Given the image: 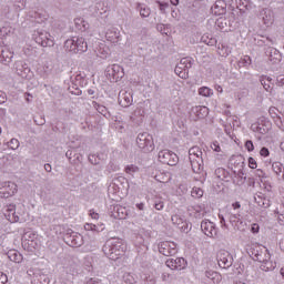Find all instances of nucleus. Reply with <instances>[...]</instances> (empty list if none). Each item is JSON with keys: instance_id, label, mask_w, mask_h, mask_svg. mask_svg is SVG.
I'll list each match as a JSON object with an SVG mask.
<instances>
[{"instance_id": "nucleus-12", "label": "nucleus", "mask_w": 284, "mask_h": 284, "mask_svg": "<svg viewBox=\"0 0 284 284\" xmlns=\"http://www.w3.org/2000/svg\"><path fill=\"white\" fill-rule=\"evenodd\" d=\"M136 143L141 150H154V141H152V136L141 133L136 138Z\"/></svg>"}, {"instance_id": "nucleus-13", "label": "nucleus", "mask_w": 284, "mask_h": 284, "mask_svg": "<svg viewBox=\"0 0 284 284\" xmlns=\"http://www.w3.org/2000/svg\"><path fill=\"white\" fill-rule=\"evenodd\" d=\"M265 55L267 57L268 61L273 64H277L283 59V55L281 54V51H278L274 47L266 48L265 49Z\"/></svg>"}, {"instance_id": "nucleus-5", "label": "nucleus", "mask_w": 284, "mask_h": 284, "mask_svg": "<svg viewBox=\"0 0 284 284\" xmlns=\"http://www.w3.org/2000/svg\"><path fill=\"white\" fill-rule=\"evenodd\" d=\"M251 130L257 134V139L261 141V136L272 130V122L265 118H260L257 122L251 124Z\"/></svg>"}, {"instance_id": "nucleus-6", "label": "nucleus", "mask_w": 284, "mask_h": 284, "mask_svg": "<svg viewBox=\"0 0 284 284\" xmlns=\"http://www.w3.org/2000/svg\"><path fill=\"white\" fill-rule=\"evenodd\" d=\"M159 161L164 165H176L179 163V155L170 150H162L159 152Z\"/></svg>"}, {"instance_id": "nucleus-46", "label": "nucleus", "mask_w": 284, "mask_h": 284, "mask_svg": "<svg viewBox=\"0 0 284 284\" xmlns=\"http://www.w3.org/2000/svg\"><path fill=\"white\" fill-rule=\"evenodd\" d=\"M211 150H213L214 152H221V145L219 144V142H213L211 144Z\"/></svg>"}, {"instance_id": "nucleus-14", "label": "nucleus", "mask_w": 284, "mask_h": 284, "mask_svg": "<svg viewBox=\"0 0 284 284\" xmlns=\"http://www.w3.org/2000/svg\"><path fill=\"white\" fill-rule=\"evenodd\" d=\"M108 77L111 81H121L123 79V68L119 64H113L111 68L108 69Z\"/></svg>"}, {"instance_id": "nucleus-60", "label": "nucleus", "mask_w": 284, "mask_h": 284, "mask_svg": "<svg viewBox=\"0 0 284 284\" xmlns=\"http://www.w3.org/2000/svg\"><path fill=\"white\" fill-rule=\"evenodd\" d=\"M30 98L32 99V94H30V93H26V101H27V103H30Z\"/></svg>"}, {"instance_id": "nucleus-21", "label": "nucleus", "mask_w": 284, "mask_h": 284, "mask_svg": "<svg viewBox=\"0 0 284 284\" xmlns=\"http://www.w3.org/2000/svg\"><path fill=\"white\" fill-rule=\"evenodd\" d=\"M193 113L197 119H205L210 114V109L207 106H195L193 108Z\"/></svg>"}, {"instance_id": "nucleus-17", "label": "nucleus", "mask_w": 284, "mask_h": 284, "mask_svg": "<svg viewBox=\"0 0 284 284\" xmlns=\"http://www.w3.org/2000/svg\"><path fill=\"white\" fill-rule=\"evenodd\" d=\"M260 19H262L266 28H270L274 23V11L272 9H262L260 11Z\"/></svg>"}, {"instance_id": "nucleus-33", "label": "nucleus", "mask_w": 284, "mask_h": 284, "mask_svg": "<svg viewBox=\"0 0 284 284\" xmlns=\"http://www.w3.org/2000/svg\"><path fill=\"white\" fill-rule=\"evenodd\" d=\"M203 43H206V45H216V38H210V34L202 36Z\"/></svg>"}, {"instance_id": "nucleus-61", "label": "nucleus", "mask_w": 284, "mask_h": 284, "mask_svg": "<svg viewBox=\"0 0 284 284\" xmlns=\"http://www.w3.org/2000/svg\"><path fill=\"white\" fill-rule=\"evenodd\" d=\"M71 245H72L73 247H79V246L81 245V243L71 241Z\"/></svg>"}, {"instance_id": "nucleus-48", "label": "nucleus", "mask_w": 284, "mask_h": 284, "mask_svg": "<svg viewBox=\"0 0 284 284\" xmlns=\"http://www.w3.org/2000/svg\"><path fill=\"white\" fill-rule=\"evenodd\" d=\"M8 283V275H6L3 272H0V284Z\"/></svg>"}, {"instance_id": "nucleus-47", "label": "nucleus", "mask_w": 284, "mask_h": 284, "mask_svg": "<svg viewBox=\"0 0 284 284\" xmlns=\"http://www.w3.org/2000/svg\"><path fill=\"white\" fill-rule=\"evenodd\" d=\"M8 101V95L6 92L0 90V103H6Z\"/></svg>"}, {"instance_id": "nucleus-11", "label": "nucleus", "mask_w": 284, "mask_h": 284, "mask_svg": "<svg viewBox=\"0 0 284 284\" xmlns=\"http://www.w3.org/2000/svg\"><path fill=\"white\" fill-rule=\"evenodd\" d=\"M36 43L42 48H52L54 47V38L48 32H40L34 38Z\"/></svg>"}, {"instance_id": "nucleus-8", "label": "nucleus", "mask_w": 284, "mask_h": 284, "mask_svg": "<svg viewBox=\"0 0 284 284\" xmlns=\"http://www.w3.org/2000/svg\"><path fill=\"white\" fill-rule=\"evenodd\" d=\"M189 68H192V63L190 62V59L183 58L180 61V64L175 67V74L180 77V79H189L190 77V70Z\"/></svg>"}, {"instance_id": "nucleus-53", "label": "nucleus", "mask_w": 284, "mask_h": 284, "mask_svg": "<svg viewBox=\"0 0 284 284\" xmlns=\"http://www.w3.org/2000/svg\"><path fill=\"white\" fill-rule=\"evenodd\" d=\"M160 6L161 12H165V8H168V3L158 2Z\"/></svg>"}, {"instance_id": "nucleus-40", "label": "nucleus", "mask_w": 284, "mask_h": 284, "mask_svg": "<svg viewBox=\"0 0 284 284\" xmlns=\"http://www.w3.org/2000/svg\"><path fill=\"white\" fill-rule=\"evenodd\" d=\"M206 276L207 278H211V281H216V278H219L220 275L214 271H207Z\"/></svg>"}, {"instance_id": "nucleus-51", "label": "nucleus", "mask_w": 284, "mask_h": 284, "mask_svg": "<svg viewBox=\"0 0 284 284\" xmlns=\"http://www.w3.org/2000/svg\"><path fill=\"white\" fill-rule=\"evenodd\" d=\"M256 160L254 158H250V168L251 170H256Z\"/></svg>"}, {"instance_id": "nucleus-16", "label": "nucleus", "mask_w": 284, "mask_h": 284, "mask_svg": "<svg viewBox=\"0 0 284 284\" xmlns=\"http://www.w3.org/2000/svg\"><path fill=\"white\" fill-rule=\"evenodd\" d=\"M165 265L170 267V270H184L185 265H187V261L183 257H172L166 260Z\"/></svg>"}, {"instance_id": "nucleus-49", "label": "nucleus", "mask_w": 284, "mask_h": 284, "mask_svg": "<svg viewBox=\"0 0 284 284\" xmlns=\"http://www.w3.org/2000/svg\"><path fill=\"white\" fill-rule=\"evenodd\" d=\"M89 214L91 219H93L94 221H99V213L94 212V210H90Z\"/></svg>"}, {"instance_id": "nucleus-50", "label": "nucleus", "mask_w": 284, "mask_h": 284, "mask_svg": "<svg viewBox=\"0 0 284 284\" xmlns=\"http://www.w3.org/2000/svg\"><path fill=\"white\" fill-rule=\"evenodd\" d=\"M277 85L284 88V75L277 77Z\"/></svg>"}, {"instance_id": "nucleus-3", "label": "nucleus", "mask_w": 284, "mask_h": 284, "mask_svg": "<svg viewBox=\"0 0 284 284\" xmlns=\"http://www.w3.org/2000/svg\"><path fill=\"white\" fill-rule=\"evenodd\" d=\"M2 214L9 223H19L21 221V216L26 214V206L23 204H20L18 206L17 204H12V203L7 204L2 209Z\"/></svg>"}, {"instance_id": "nucleus-45", "label": "nucleus", "mask_w": 284, "mask_h": 284, "mask_svg": "<svg viewBox=\"0 0 284 284\" xmlns=\"http://www.w3.org/2000/svg\"><path fill=\"white\" fill-rule=\"evenodd\" d=\"M260 154H261V156H264V158L270 156V149L263 146V148L260 150Z\"/></svg>"}, {"instance_id": "nucleus-19", "label": "nucleus", "mask_w": 284, "mask_h": 284, "mask_svg": "<svg viewBox=\"0 0 284 284\" xmlns=\"http://www.w3.org/2000/svg\"><path fill=\"white\" fill-rule=\"evenodd\" d=\"M199 159H203V151H201V148L193 146L189 150V160L190 161H196Z\"/></svg>"}, {"instance_id": "nucleus-63", "label": "nucleus", "mask_w": 284, "mask_h": 284, "mask_svg": "<svg viewBox=\"0 0 284 284\" xmlns=\"http://www.w3.org/2000/svg\"><path fill=\"white\" fill-rule=\"evenodd\" d=\"M179 3V0H171L172 6H176Z\"/></svg>"}, {"instance_id": "nucleus-22", "label": "nucleus", "mask_w": 284, "mask_h": 284, "mask_svg": "<svg viewBox=\"0 0 284 284\" xmlns=\"http://www.w3.org/2000/svg\"><path fill=\"white\" fill-rule=\"evenodd\" d=\"M119 102L122 108H130V105H132V95L128 92L122 93L119 98Z\"/></svg>"}, {"instance_id": "nucleus-56", "label": "nucleus", "mask_w": 284, "mask_h": 284, "mask_svg": "<svg viewBox=\"0 0 284 284\" xmlns=\"http://www.w3.org/2000/svg\"><path fill=\"white\" fill-rule=\"evenodd\" d=\"M232 206H233V210H239V209H241V203L235 202L232 204Z\"/></svg>"}, {"instance_id": "nucleus-58", "label": "nucleus", "mask_w": 284, "mask_h": 284, "mask_svg": "<svg viewBox=\"0 0 284 284\" xmlns=\"http://www.w3.org/2000/svg\"><path fill=\"white\" fill-rule=\"evenodd\" d=\"M94 159H97L94 155H89V161H91V163L97 165V163L99 162L94 161Z\"/></svg>"}, {"instance_id": "nucleus-54", "label": "nucleus", "mask_w": 284, "mask_h": 284, "mask_svg": "<svg viewBox=\"0 0 284 284\" xmlns=\"http://www.w3.org/2000/svg\"><path fill=\"white\" fill-rule=\"evenodd\" d=\"M136 207H138V210L143 211V210H145V204L144 203H138Z\"/></svg>"}, {"instance_id": "nucleus-34", "label": "nucleus", "mask_w": 284, "mask_h": 284, "mask_svg": "<svg viewBox=\"0 0 284 284\" xmlns=\"http://www.w3.org/2000/svg\"><path fill=\"white\" fill-rule=\"evenodd\" d=\"M191 196L193 199H201L203 196V189L194 186L191 191Z\"/></svg>"}, {"instance_id": "nucleus-20", "label": "nucleus", "mask_w": 284, "mask_h": 284, "mask_svg": "<svg viewBox=\"0 0 284 284\" xmlns=\"http://www.w3.org/2000/svg\"><path fill=\"white\" fill-rule=\"evenodd\" d=\"M190 163L195 174H201L203 172V159L197 158V160H190Z\"/></svg>"}, {"instance_id": "nucleus-9", "label": "nucleus", "mask_w": 284, "mask_h": 284, "mask_svg": "<svg viewBox=\"0 0 284 284\" xmlns=\"http://www.w3.org/2000/svg\"><path fill=\"white\" fill-rule=\"evenodd\" d=\"M18 192V186L13 182H3L0 184V196L2 199H10V196H14Z\"/></svg>"}, {"instance_id": "nucleus-31", "label": "nucleus", "mask_w": 284, "mask_h": 284, "mask_svg": "<svg viewBox=\"0 0 284 284\" xmlns=\"http://www.w3.org/2000/svg\"><path fill=\"white\" fill-rule=\"evenodd\" d=\"M123 281H124V283H129V284H134V283H136V277H134V274H132V273H124L123 274Z\"/></svg>"}, {"instance_id": "nucleus-30", "label": "nucleus", "mask_w": 284, "mask_h": 284, "mask_svg": "<svg viewBox=\"0 0 284 284\" xmlns=\"http://www.w3.org/2000/svg\"><path fill=\"white\" fill-rule=\"evenodd\" d=\"M199 94H200V97H212V94H214V92L209 87H201L199 89Z\"/></svg>"}, {"instance_id": "nucleus-55", "label": "nucleus", "mask_w": 284, "mask_h": 284, "mask_svg": "<svg viewBox=\"0 0 284 284\" xmlns=\"http://www.w3.org/2000/svg\"><path fill=\"white\" fill-rule=\"evenodd\" d=\"M44 170H45V172H52V165L44 164Z\"/></svg>"}, {"instance_id": "nucleus-36", "label": "nucleus", "mask_w": 284, "mask_h": 284, "mask_svg": "<svg viewBox=\"0 0 284 284\" xmlns=\"http://www.w3.org/2000/svg\"><path fill=\"white\" fill-rule=\"evenodd\" d=\"M135 172H139V166L131 164L125 166V173L126 174H135Z\"/></svg>"}, {"instance_id": "nucleus-57", "label": "nucleus", "mask_w": 284, "mask_h": 284, "mask_svg": "<svg viewBox=\"0 0 284 284\" xmlns=\"http://www.w3.org/2000/svg\"><path fill=\"white\" fill-rule=\"evenodd\" d=\"M235 225H236L237 230H242V231L245 230V229L241 227V225H243V221H237V223Z\"/></svg>"}, {"instance_id": "nucleus-59", "label": "nucleus", "mask_w": 284, "mask_h": 284, "mask_svg": "<svg viewBox=\"0 0 284 284\" xmlns=\"http://www.w3.org/2000/svg\"><path fill=\"white\" fill-rule=\"evenodd\" d=\"M254 200L256 201L257 205H261L262 207H265V202H263V200L257 201L256 197H254Z\"/></svg>"}, {"instance_id": "nucleus-32", "label": "nucleus", "mask_w": 284, "mask_h": 284, "mask_svg": "<svg viewBox=\"0 0 284 284\" xmlns=\"http://www.w3.org/2000/svg\"><path fill=\"white\" fill-rule=\"evenodd\" d=\"M217 54H220V57H227L230 54V48L225 44H220L217 47Z\"/></svg>"}, {"instance_id": "nucleus-43", "label": "nucleus", "mask_w": 284, "mask_h": 284, "mask_svg": "<svg viewBox=\"0 0 284 284\" xmlns=\"http://www.w3.org/2000/svg\"><path fill=\"white\" fill-rule=\"evenodd\" d=\"M154 207H155V210L161 211V210H163V207H165V203H163V201L160 200L154 203Z\"/></svg>"}, {"instance_id": "nucleus-10", "label": "nucleus", "mask_w": 284, "mask_h": 284, "mask_svg": "<svg viewBox=\"0 0 284 284\" xmlns=\"http://www.w3.org/2000/svg\"><path fill=\"white\" fill-rule=\"evenodd\" d=\"M159 252L163 254V256H174L179 251L176 250V243L164 241L159 244Z\"/></svg>"}, {"instance_id": "nucleus-4", "label": "nucleus", "mask_w": 284, "mask_h": 284, "mask_svg": "<svg viewBox=\"0 0 284 284\" xmlns=\"http://www.w3.org/2000/svg\"><path fill=\"white\" fill-rule=\"evenodd\" d=\"M64 50L71 54H83L88 52V42L83 37H73L64 42Z\"/></svg>"}, {"instance_id": "nucleus-2", "label": "nucleus", "mask_w": 284, "mask_h": 284, "mask_svg": "<svg viewBox=\"0 0 284 284\" xmlns=\"http://www.w3.org/2000/svg\"><path fill=\"white\" fill-rule=\"evenodd\" d=\"M102 251L111 261H119L128 252V244L121 239H111L105 242Z\"/></svg>"}, {"instance_id": "nucleus-29", "label": "nucleus", "mask_w": 284, "mask_h": 284, "mask_svg": "<svg viewBox=\"0 0 284 284\" xmlns=\"http://www.w3.org/2000/svg\"><path fill=\"white\" fill-rule=\"evenodd\" d=\"M272 170H273V172H274L277 176H280L281 173H284V168H283V164H282L281 162H274V163L272 164Z\"/></svg>"}, {"instance_id": "nucleus-64", "label": "nucleus", "mask_w": 284, "mask_h": 284, "mask_svg": "<svg viewBox=\"0 0 284 284\" xmlns=\"http://www.w3.org/2000/svg\"><path fill=\"white\" fill-rule=\"evenodd\" d=\"M281 275L283 276V278H284V267L283 268H281Z\"/></svg>"}, {"instance_id": "nucleus-23", "label": "nucleus", "mask_w": 284, "mask_h": 284, "mask_svg": "<svg viewBox=\"0 0 284 284\" xmlns=\"http://www.w3.org/2000/svg\"><path fill=\"white\" fill-rule=\"evenodd\" d=\"M106 41H110V43H119V32L114 29H109L105 33Z\"/></svg>"}, {"instance_id": "nucleus-52", "label": "nucleus", "mask_w": 284, "mask_h": 284, "mask_svg": "<svg viewBox=\"0 0 284 284\" xmlns=\"http://www.w3.org/2000/svg\"><path fill=\"white\" fill-rule=\"evenodd\" d=\"M254 174L256 176H258V179H263V176H265V173L263 172V170L258 169L254 171Z\"/></svg>"}, {"instance_id": "nucleus-42", "label": "nucleus", "mask_w": 284, "mask_h": 284, "mask_svg": "<svg viewBox=\"0 0 284 284\" xmlns=\"http://www.w3.org/2000/svg\"><path fill=\"white\" fill-rule=\"evenodd\" d=\"M84 230L87 232H97V226L92 223H87L84 224Z\"/></svg>"}, {"instance_id": "nucleus-18", "label": "nucleus", "mask_w": 284, "mask_h": 284, "mask_svg": "<svg viewBox=\"0 0 284 284\" xmlns=\"http://www.w3.org/2000/svg\"><path fill=\"white\" fill-rule=\"evenodd\" d=\"M201 230L205 236H209L210 239L216 236V227H214V223L212 222L203 221L201 223Z\"/></svg>"}, {"instance_id": "nucleus-35", "label": "nucleus", "mask_w": 284, "mask_h": 284, "mask_svg": "<svg viewBox=\"0 0 284 284\" xmlns=\"http://www.w3.org/2000/svg\"><path fill=\"white\" fill-rule=\"evenodd\" d=\"M171 221H172L173 225H183V217H181V215H179V214L172 215Z\"/></svg>"}, {"instance_id": "nucleus-7", "label": "nucleus", "mask_w": 284, "mask_h": 284, "mask_svg": "<svg viewBox=\"0 0 284 284\" xmlns=\"http://www.w3.org/2000/svg\"><path fill=\"white\" fill-rule=\"evenodd\" d=\"M233 263L234 257H232V254H230V252L222 250L217 253V265L222 270H229V267H232Z\"/></svg>"}, {"instance_id": "nucleus-38", "label": "nucleus", "mask_w": 284, "mask_h": 284, "mask_svg": "<svg viewBox=\"0 0 284 284\" xmlns=\"http://www.w3.org/2000/svg\"><path fill=\"white\" fill-rule=\"evenodd\" d=\"M8 148H10V150H19V140L11 139L10 142H8Z\"/></svg>"}, {"instance_id": "nucleus-44", "label": "nucleus", "mask_w": 284, "mask_h": 284, "mask_svg": "<svg viewBox=\"0 0 284 284\" xmlns=\"http://www.w3.org/2000/svg\"><path fill=\"white\" fill-rule=\"evenodd\" d=\"M141 17H149L150 16V8H141L140 9Z\"/></svg>"}, {"instance_id": "nucleus-62", "label": "nucleus", "mask_w": 284, "mask_h": 284, "mask_svg": "<svg viewBox=\"0 0 284 284\" xmlns=\"http://www.w3.org/2000/svg\"><path fill=\"white\" fill-rule=\"evenodd\" d=\"M254 151V143L252 141H250V152Z\"/></svg>"}, {"instance_id": "nucleus-1", "label": "nucleus", "mask_w": 284, "mask_h": 284, "mask_svg": "<svg viewBox=\"0 0 284 284\" xmlns=\"http://www.w3.org/2000/svg\"><path fill=\"white\" fill-rule=\"evenodd\" d=\"M251 258L254 263H260V270L262 272H270V270H274V264L270 261L272 255H270V251L265 248V246H261L258 244H252L251 247Z\"/></svg>"}, {"instance_id": "nucleus-25", "label": "nucleus", "mask_w": 284, "mask_h": 284, "mask_svg": "<svg viewBox=\"0 0 284 284\" xmlns=\"http://www.w3.org/2000/svg\"><path fill=\"white\" fill-rule=\"evenodd\" d=\"M74 23H75L77 30H80V32H85V30L90 28V24H88V22L83 20V18H77L74 20Z\"/></svg>"}, {"instance_id": "nucleus-26", "label": "nucleus", "mask_w": 284, "mask_h": 284, "mask_svg": "<svg viewBox=\"0 0 284 284\" xmlns=\"http://www.w3.org/2000/svg\"><path fill=\"white\" fill-rule=\"evenodd\" d=\"M260 83H261V85H263V88H264V90H266V92H272V78L261 77Z\"/></svg>"}, {"instance_id": "nucleus-24", "label": "nucleus", "mask_w": 284, "mask_h": 284, "mask_svg": "<svg viewBox=\"0 0 284 284\" xmlns=\"http://www.w3.org/2000/svg\"><path fill=\"white\" fill-rule=\"evenodd\" d=\"M8 258L12 261V263H21L23 261V256L18 251H9Z\"/></svg>"}, {"instance_id": "nucleus-27", "label": "nucleus", "mask_w": 284, "mask_h": 284, "mask_svg": "<svg viewBox=\"0 0 284 284\" xmlns=\"http://www.w3.org/2000/svg\"><path fill=\"white\" fill-rule=\"evenodd\" d=\"M254 41H257L258 45H270V43H273L270 37L264 36H257V38H254Z\"/></svg>"}, {"instance_id": "nucleus-37", "label": "nucleus", "mask_w": 284, "mask_h": 284, "mask_svg": "<svg viewBox=\"0 0 284 284\" xmlns=\"http://www.w3.org/2000/svg\"><path fill=\"white\" fill-rule=\"evenodd\" d=\"M118 212V219H125L128 216V213L125 212V207L123 206H116Z\"/></svg>"}, {"instance_id": "nucleus-39", "label": "nucleus", "mask_w": 284, "mask_h": 284, "mask_svg": "<svg viewBox=\"0 0 284 284\" xmlns=\"http://www.w3.org/2000/svg\"><path fill=\"white\" fill-rule=\"evenodd\" d=\"M275 125L284 132V118L277 116L275 118Z\"/></svg>"}, {"instance_id": "nucleus-28", "label": "nucleus", "mask_w": 284, "mask_h": 284, "mask_svg": "<svg viewBox=\"0 0 284 284\" xmlns=\"http://www.w3.org/2000/svg\"><path fill=\"white\" fill-rule=\"evenodd\" d=\"M1 57L4 63H10V61H12V57H14V53L10 52L8 49H4L1 51Z\"/></svg>"}, {"instance_id": "nucleus-41", "label": "nucleus", "mask_w": 284, "mask_h": 284, "mask_svg": "<svg viewBox=\"0 0 284 284\" xmlns=\"http://www.w3.org/2000/svg\"><path fill=\"white\" fill-rule=\"evenodd\" d=\"M260 231H261V225H258V223L251 224L252 234H258Z\"/></svg>"}, {"instance_id": "nucleus-15", "label": "nucleus", "mask_w": 284, "mask_h": 284, "mask_svg": "<svg viewBox=\"0 0 284 284\" xmlns=\"http://www.w3.org/2000/svg\"><path fill=\"white\" fill-rule=\"evenodd\" d=\"M212 14L215 17H223L227 12V3L225 0H216L211 8Z\"/></svg>"}]
</instances>
